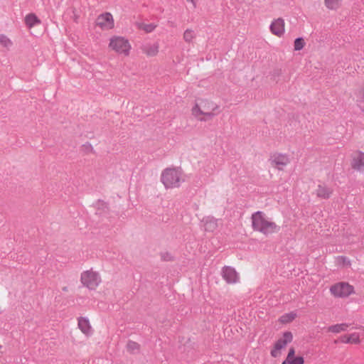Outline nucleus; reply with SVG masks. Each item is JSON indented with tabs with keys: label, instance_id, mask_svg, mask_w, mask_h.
<instances>
[{
	"label": "nucleus",
	"instance_id": "obj_1",
	"mask_svg": "<svg viewBox=\"0 0 364 364\" xmlns=\"http://www.w3.org/2000/svg\"><path fill=\"white\" fill-rule=\"evenodd\" d=\"M219 106L208 100H201L192 108V114L200 122H206L216 116Z\"/></svg>",
	"mask_w": 364,
	"mask_h": 364
},
{
	"label": "nucleus",
	"instance_id": "obj_2",
	"mask_svg": "<svg viewBox=\"0 0 364 364\" xmlns=\"http://www.w3.org/2000/svg\"><path fill=\"white\" fill-rule=\"evenodd\" d=\"M251 220L253 230L265 235L277 232L280 230L279 227L262 211L253 213Z\"/></svg>",
	"mask_w": 364,
	"mask_h": 364
},
{
	"label": "nucleus",
	"instance_id": "obj_3",
	"mask_svg": "<svg viewBox=\"0 0 364 364\" xmlns=\"http://www.w3.org/2000/svg\"><path fill=\"white\" fill-rule=\"evenodd\" d=\"M182 171L179 168H167L161 175V181L166 188H178L184 181Z\"/></svg>",
	"mask_w": 364,
	"mask_h": 364
},
{
	"label": "nucleus",
	"instance_id": "obj_4",
	"mask_svg": "<svg viewBox=\"0 0 364 364\" xmlns=\"http://www.w3.org/2000/svg\"><path fill=\"white\" fill-rule=\"evenodd\" d=\"M80 281L82 285L90 290H95L102 279L99 272L90 269L81 273Z\"/></svg>",
	"mask_w": 364,
	"mask_h": 364
},
{
	"label": "nucleus",
	"instance_id": "obj_5",
	"mask_svg": "<svg viewBox=\"0 0 364 364\" xmlns=\"http://www.w3.org/2000/svg\"><path fill=\"white\" fill-rule=\"evenodd\" d=\"M109 46L115 52L128 55L131 49L129 41L123 37L114 36L110 39Z\"/></svg>",
	"mask_w": 364,
	"mask_h": 364
},
{
	"label": "nucleus",
	"instance_id": "obj_6",
	"mask_svg": "<svg viewBox=\"0 0 364 364\" xmlns=\"http://www.w3.org/2000/svg\"><path fill=\"white\" fill-rule=\"evenodd\" d=\"M353 287L346 282H340L331 287V292L338 297H346L353 292Z\"/></svg>",
	"mask_w": 364,
	"mask_h": 364
},
{
	"label": "nucleus",
	"instance_id": "obj_7",
	"mask_svg": "<svg viewBox=\"0 0 364 364\" xmlns=\"http://www.w3.org/2000/svg\"><path fill=\"white\" fill-rule=\"evenodd\" d=\"M293 339L292 333L289 331L284 333L282 338H279L274 344V348L271 350V355L277 358L280 355V350L284 348Z\"/></svg>",
	"mask_w": 364,
	"mask_h": 364
},
{
	"label": "nucleus",
	"instance_id": "obj_8",
	"mask_svg": "<svg viewBox=\"0 0 364 364\" xmlns=\"http://www.w3.org/2000/svg\"><path fill=\"white\" fill-rule=\"evenodd\" d=\"M96 23L103 30H109L114 27V19L110 13L100 14L96 21Z\"/></svg>",
	"mask_w": 364,
	"mask_h": 364
},
{
	"label": "nucleus",
	"instance_id": "obj_9",
	"mask_svg": "<svg viewBox=\"0 0 364 364\" xmlns=\"http://www.w3.org/2000/svg\"><path fill=\"white\" fill-rule=\"evenodd\" d=\"M271 32L278 36L282 37L285 31V23L284 20L282 18H278L274 19L270 26H269Z\"/></svg>",
	"mask_w": 364,
	"mask_h": 364
},
{
	"label": "nucleus",
	"instance_id": "obj_10",
	"mask_svg": "<svg viewBox=\"0 0 364 364\" xmlns=\"http://www.w3.org/2000/svg\"><path fill=\"white\" fill-rule=\"evenodd\" d=\"M271 161L278 169L282 170L290 162V160L286 154H276L272 156Z\"/></svg>",
	"mask_w": 364,
	"mask_h": 364
},
{
	"label": "nucleus",
	"instance_id": "obj_11",
	"mask_svg": "<svg viewBox=\"0 0 364 364\" xmlns=\"http://www.w3.org/2000/svg\"><path fill=\"white\" fill-rule=\"evenodd\" d=\"M223 277L229 284L236 283L239 280V277L234 268L225 267L223 269Z\"/></svg>",
	"mask_w": 364,
	"mask_h": 364
},
{
	"label": "nucleus",
	"instance_id": "obj_12",
	"mask_svg": "<svg viewBox=\"0 0 364 364\" xmlns=\"http://www.w3.org/2000/svg\"><path fill=\"white\" fill-rule=\"evenodd\" d=\"M351 166L358 171H364V153L359 151L353 157Z\"/></svg>",
	"mask_w": 364,
	"mask_h": 364
},
{
	"label": "nucleus",
	"instance_id": "obj_13",
	"mask_svg": "<svg viewBox=\"0 0 364 364\" xmlns=\"http://www.w3.org/2000/svg\"><path fill=\"white\" fill-rule=\"evenodd\" d=\"M202 222L206 231L213 232L218 228V220L213 217H205L203 219Z\"/></svg>",
	"mask_w": 364,
	"mask_h": 364
},
{
	"label": "nucleus",
	"instance_id": "obj_14",
	"mask_svg": "<svg viewBox=\"0 0 364 364\" xmlns=\"http://www.w3.org/2000/svg\"><path fill=\"white\" fill-rule=\"evenodd\" d=\"M78 327L83 333L86 335L91 333V326L90 324L89 320L87 318L80 317L78 318Z\"/></svg>",
	"mask_w": 364,
	"mask_h": 364
},
{
	"label": "nucleus",
	"instance_id": "obj_15",
	"mask_svg": "<svg viewBox=\"0 0 364 364\" xmlns=\"http://www.w3.org/2000/svg\"><path fill=\"white\" fill-rule=\"evenodd\" d=\"M142 51L148 56H155L159 52L158 43H147L142 46Z\"/></svg>",
	"mask_w": 364,
	"mask_h": 364
},
{
	"label": "nucleus",
	"instance_id": "obj_16",
	"mask_svg": "<svg viewBox=\"0 0 364 364\" xmlns=\"http://www.w3.org/2000/svg\"><path fill=\"white\" fill-rule=\"evenodd\" d=\"M332 193V191L330 188L327 187L324 184H320L318 186L316 190V195L319 198H328Z\"/></svg>",
	"mask_w": 364,
	"mask_h": 364
},
{
	"label": "nucleus",
	"instance_id": "obj_17",
	"mask_svg": "<svg viewBox=\"0 0 364 364\" xmlns=\"http://www.w3.org/2000/svg\"><path fill=\"white\" fill-rule=\"evenodd\" d=\"M348 326L349 325L346 323L332 325L328 328V331L338 333L340 332L347 331Z\"/></svg>",
	"mask_w": 364,
	"mask_h": 364
},
{
	"label": "nucleus",
	"instance_id": "obj_18",
	"mask_svg": "<svg viewBox=\"0 0 364 364\" xmlns=\"http://www.w3.org/2000/svg\"><path fill=\"white\" fill-rule=\"evenodd\" d=\"M25 23L28 27L31 28L36 24H39L41 21L34 14H29L25 17Z\"/></svg>",
	"mask_w": 364,
	"mask_h": 364
},
{
	"label": "nucleus",
	"instance_id": "obj_19",
	"mask_svg": "<svg viewBox=\"0 0 364 364\" xmlns=\"http://www.w3.org/2000/svg\"><path fill=\"white\" fill-rule=\"evenodd\" d=\"M342 0H324L325 6L331 10H336L341 5Z\"/></svg>",
	"mask_w": 364,
	"mask_h": 364
},
{
	"label": "nucleus",
	"instance_id": "obj_20",
	"mask_svg": "<svg viewBox=\"0 0 364 364\" xmlns=\"http://www.w3.org/2000/svg\"><path fill=\"white\" fill-rule=\"evenodd\" d=\"M354 95L356 98V102H364V84L355 90Z\"/></svg>",
	"mask_w": 364,
	"mask_h": 364
},
{
	"label": "nucleus",
	"instance_id": "obj_21",
	"mask_svg": "<svg viewBox=\"0 0 364 364\" xmlns=\"http://www.w3.org/2000/svg\"><path fill=\"white\" fill-rule=\"evenodd\" d=\"M139 344H138L136 342L129 341L127 344V348L129 352L131 353H136L139 352Z\"/></svg>",
	"mask_w": 364,
	"mask_h": 364
},
{
	"label": "nucleus",
	"instance_id": "obj_22",
	"mask_svg": "<svg viewBox=\"0 0 364 364\" xmlns=\"http://www.w3.org/2000/svg\"><path fill=\"white\" fill-rule=\"evenodd\" d=\"M0 44L3 47H4L7 49H9L12 46L13 43L11 41V39L9 38L6 35L1 34L0 35Z\"/></svg>",
	"mask_w": 364,
	"mask_h": 364
},
{
	"label": "nucleus",
	"instance_id": "obj_23",
	"mask_svg": "<svg viewBox=\"0 0 364 364\" xmlns=\"http://www.w3.org/2000/svg\"><path fill=\"white\" fill-rule=\"evenodd\" d=\"M196 38L195 32L191 29H186L183 33V39L186 43H191Z\"/></svg>",
	"mask_w": 364,
	"mask_h": 364
},
{
	"label": "nucleus",
	"instance_id": "obj_24",
	"mask_svg": "<svg viewBox=\"0 0 364 364\" xmlns=\"http://www.w3.org/2000/svg\"><path fill=\"white\" fill-rule=\"evenodd\" d=\"M347 341L351 344H359L360 343V334L358 333H353L348 335Z\"/></svg>",
	"mask_w": 364,
	"mask_h": 364
},
{
	"label": "nucleus",
	"instance_id": "obj_25",
	"mask_svg": "<svg viewBox=\"0 0 364 364\" xmlns=\"http://www.w3.org/2000/svg\"><path fill=\"white\" fill-rule=\"evenodd\" d=\"M296 317V314L294 313L287 314L281 316L279 318L282 323H289L292 321Z\"/></svg>",
	"mask_w": 364,
	"mask_h": 364
},
{
	"label": "nucleus",
	"instance_id": "obj_26",
	"mask_svg": "<svg viewBox=\"0 0 364 364\" xmlns=\"http://www.w3.org/2000/svg\"><path fill=\"white\" fill-rule=\"evenodd\" d=\"M294 50H301L305 46V42L303 38H297L294 41Z\"/></svg>",
	"mask_w": 364,
	"mask_h": 364
},
{
	"label": "nucleus",
	"instance_id": "obj_27",
	"mask_svg": "<svg viewBox=\"0 0 364 364\" xmlns=\"http://www.w3.org/2000/svg\"><path fill=\"white\" fill-rule=\"evenodd\" d=\"M139 27V28L143 29L146 33H151L155 29L156 25L154 23H148V24L142 23V24H140Z\"/></svg>",
	"mask_w": 364,
	"mask_h": 364
},
{
	"label": "nucleus",
	"instance_id": "obj_28",
	"mask_svg": "<svg viewBox=\"0 0 364 364\" xmlns=\"http://www.w3.org/2000/svg\"><path fill=\"white\" fill-rule=\"evenodd\" d=\"M304 358L301 356L296 357L292 360L288 362V364H304Z\"/></svg>",
	"mask_w": 364,
	"mask_h": 364
},
{
	"label": "nucleus",
	"instance_id": "obj_29",
	"mask_svg": "<svg viewBox=\"0 0 364 364\" xmlns=\"http://www.w3.org/2000/svg\"><path fill=\"white\" fill-rule=\"evenodd\" d=\"M294 353H295V350L294 349V348H291L289 350V353H288V355H287V361L289 362L290 360H292L293 359H294Z\"/></svg>",
	"mask_w": 364,
	"mask_h": 364
},
{
	"label": "nucleus",
	"instance_id": "obj_30",
	"mask_svg": "<svg viewBox=\"0 0 364 364\" xmlns=\"http://www.w3.org/2000/svg\"><path fill=\"white\" fill-rule=\"evenodd\" d=\"M348 335H345L341 337V341L344 343H350V342H348Z\"/></svg>",
	"mask_w": 364,
	"mask_h": 364
},
{
	"label": "nucleus",
	"instance_id": "obj_31",
	"mask_svg": "<svg viewBox=\"0 0 364 364\" xmlns=\"http://www.w3.org/2000/svg\"><path fill=\"white\" fill-rule=\"evenodd\" d=\"M186 1H188V2H191L193 4L194 8L196 7V0H186Z\"/></svg>",
	"mask_w": 364,
	"mask_h": 364
},
{
	"label": "nucleus",
	"instance_id": "obj_32",
	"mask_svg": "<svg viewBox=\"0 0 364 364\" xmlns=\"http://www.w3.org/2000/svg\"><path fill=\"white\" fill-rule=\"evenodd\" d=\"M287 363H288V362H287V360H285V361H284V362L282 363V364H287Z\"/></svg>",
	"mask_w": 364,
	"mask_h": 364
},
{
	"label": "nucleus",
	"instance_id": "obj_33",
	"mask_svg": "<svg viewBox=\"0 0 364 364\" xmlns=\"http://www.w3.org/2000/svg\"><path fill=\"white\" fill-rule=\"evenodd\" d=\"M355 328H358V327H355ZM359 328H363L364 330V327H359Z\"/></svg>",
	"mask_w": 364,
	"mask_h": 364
},
{
	"label": "nucleus",
	"instance_id": "obj_34",
	"mask_svg": "<svg viewBox=\"0 0 364 364\" xmlns=\"http://www.w3.org/2000/svg\"><path fill=\"white\" fill-rule=\"evenodd\" d=\"M1 348V346H0V348Z\"/></svg>",
	"mask_w": 364,
	"mask_h": 364
}]
</instances>
